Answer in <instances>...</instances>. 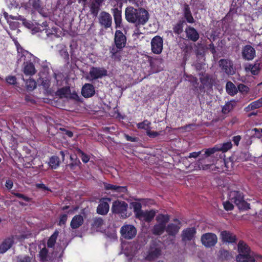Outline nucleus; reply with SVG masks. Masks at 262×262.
<instances>
[{
	"label": "nucleus",
	"instance_id": "f257e3e1",
	"mask_svg": "<svg viewBox=\"0 0 262 262\" xmlns=\"http://www.w3.org/2000/svg\"><path fill=\"white\" fill-rule=\"evenodd\" d=\"M149 16L148 11L143 8L137 9L129 6L125 9V19L128 23L134 24L135 27L134 34L137 36L142 34L140 29L147 23Z\"/></svg>",
	"mask_w": 262,
	"mask_h": 262
},
{
	"label": "nucleus",
	"instance_id": "f03ea898",
	"mask_svg": "<svg viewBox=\"0 0 262 262\" xmlns=\"http://www.w3.org/2000/svg\"><path fill=\"white\" fill-rule=\"evenodd\" d=\"M18 61H24V73L26 75L32 76L35 74L36 71L34 63L38 60L37 58L26 50L20 53L18 51Z\"/></svg>",
	"mask_w": 262,
	"mask_h": 262
},
{
	"label": "nucleus",
	"instance_id": "7ed1b4c3",
	"mask_svg": "<svg viewBox=\"0 0 262 262\" xmlns=\"http://www.w3.org/2000/svg\"><path fill=\"white\" fill-rule=\"evenodd\" d=\"M239 254L236 258L238 262H254L255 259L250 254L249 246L243 241H240L237 245Z\"/></svg>",
	"mask_w": 262,
	"mask_h": 262
},
{
	"label": "nucleus",
	"instance_id": "20e7f679",
	"mask_svg": "<svg viewBox=\"0 0 262 262\" xmlns=\"http://www.w3.org/2000/svg\"><path fill=\"white\" fill-rule=\"evenodd\" d=\"M213 155V147L205 149L204 153L198 160V166L200 169L207 170L213 165L212 161L211 160Z\"/></svg>",
	"mask_w": 262,
	"mask_h": 262
},
{
	"label": "nucleus",
	"instance_id": "39448f33",
	"mask_svg": "<svg viewBox=\"0 0 262 262\" xmlns=\"http://www.w3.org/2000/svg\"><path fill=\"white\" fill-rule=\"evenodd\" d=\"M229 198L240 210H247L250 208L249 204L244 200L243 195L239 191H231Z\"/></svg>",
	"mask_w": 262,
	"mask_h": 262
},
{
	"label": "nucleus",
	"instance_id": "423d86ee",
	"mask_svg": "<svg viewBox=\"0 0 262 262\" xmlns=\"http://www.w3.org/2000/svg\"><path fill=\"white\" fill-rule=\"evenodd\" d=\"M128 204L124 201L116 200L113 203L112 211L113 213L119 214L121 217L126 218L127 215Z\"/></svg>",
	"mask_w": 262,
	"mask_h": 262
},
{
	"label": "nucleus",
	"instance_id": "0eeeda50",
	"mask_svg": "<svg viewBox=\"0 0 262 262\" xmlns=\"http://www.w3.org/2000/svg\"><path fill=\"white\" fill-rule=\"evenodd\" d=\"M218 65L221 72L228 75H233L236 72V69L233 61L228 58H223L218 61Z\"/></svg>",
	"mask_w": 262,
	"mask_h": 262
},
{
	"label": "nucleus",
	"instance_id": "6e6552de",
	"mask_svg": "<svg viewBox=\"0 0 262 262\" xmlns=\"http://www.w3.org/2000/svg\"><path fill=\"white\" fill-rule=\"evenodd\" d=\"M232 147L231 142L229 141L226 143L219 144L214 146V153L216 151H222V154L220 155V159H217L215 165L221 164V166L225 165V152L231 149Z\"/></svg>",
	"mask_w": 262,
	"mask_h": 262
},
{
	"label": "nucleus",
	"instance_id": "1a4fd4ad",
	"mask_svg": "<svg viewBox=\"0 0 262 262\" xmlns=\"http://www.w3.org/2000/svg\"><path fill=\"white\" fill-rule=\"evenodd\" d=\"M162 253L161 248L155 243L150 244L145 257L147 261H152L158 258Z\"/></svg>",
	"mask_w": 262,
	"mask_h": 262
},
{
	"label": "nucleus",
	"instance_id": "9d476101",
	"mask_svg": "<svg viewBox=\"0 0 262 262\" xmlns=\"http://www.w3.org/2000/svg\"><path fill=\"white\" fill-rule=\"evenodd\" d=\"M121 236L126 239H131L137 234V229L134 225L126 224L120 229Z\"/></svg>",
	"mask_w": 262,
	"mask_h": 262
},
{
	"label": "nucleus",
	"instance_id": "9b49d317",
	"mask_svg": "<svg viewBox=\"0 0 262 262\" xmlns=\"http://www.w3.org/2000/svg\"><path fill=\"white\" fill-rule=\"evenodd\" d=\"M163 38L157 35L154 37L151 40V50L153 53L160 54L163 50Z\"/></svg>",
	"mask_w": 262,
	"mask_h": 262
},
{
	"label": "nucleus",
	"instance_id": "f8f14e48",
	"mask_svg": "<svg viewBox=\"0 0 262 262\" xmlns=\"http://www.w3.org/2000/svg\"><path fill=\"white\" fill-rule=\"evenodd\" d=\"M89 75L92 80L101 79L107 75V71L103 67L91 68Z\"/></svg>",
	"mask_w": 262,
	"mask_h": 262
},
{
	"label": "nucleus",
	"instance_id": "ddd939ff",
	"mask_svg": "<svg viewBox=\"0 0 262 262\" xmlns=\"http://www.w3.org/2000/svg\"><path fill=\"white\" fill-rule=\"evenodd\" d=\"M111 199L110 198H103L100 201V203L97 208V212L99 214L105 215L106 214L110 209V206L108 202H110Z\"/></svg>",
	"mask_w": 262,
	"mask_h": 262
},
{
	"label": "nucleus",
	"instance_id": "4468645a",
	"mask_svg": "<svg viewBox=\"0 0 262 262\" xmlns=\"http://www.w3.org/2000/svg\"><path fill=\"white\" fill-rule=\"evenodd\" d=\"M99 22L100 24L104 28H108L112 26V16L108 13L105 11H102L100 14L99 17Z\"/></svg>",
	"mask_w": 262,
	"mask_h": 262
},
{
	"label": "nucleus",
	"instance_id": "2eb2a0df",
	"mask_svg": "<svg viewBox=\"0 0 262 262\" xmlns=\"http://www.w3.org/2000/svg\"><path fill=\"white\" fill-rule=\"evenodd\" d=\"M126 37L120 30H116L114 37V43L118 48H123L126 45Z\"/></svg>",
	"mask_w": 262,
	"mask_h": 262
},
{
	"label": "nucleus",
	"instance_id": "dca6fc26",
	"mask_svg": "<svg viewBox=\"0 0 262 262\" xmlns=\"http://www.w3.org/2000/svg\"><path fill=\"white\" fill-rule=\"evenodd\" d=\"M14 244V238L11 236L5 238L0 244V254L6 253Z\"/></svg>",
	"mask_w": 262,
	"mask_h": 262
},
{
	"label": "nucleus",
	"instance_id": "f3484780",
	"mask_svg": "<svg viewBox=\"0 0 262 262\" xmlns=\"http://www.w3.org/2000/svg\"><path fill=\"white\" fill-rule=\"evenodd\" d=\"M95 89L91 83H85L81 89V95L85 98L93 97L95 94Z\"/></svg>",
	"mask_w": 262,
	"mask_h": 262
},
{
	"label": "nucleus",
	"instance_id": "a211bd4d",
	"mask_svg": "<svg viewBox=\"0 0 262 262\" xmlns=\"http://www.w3.org/2000/svg\"><path fill=\"white\" fill-rule=\"evenodd\" d=\"M187 39L193 42H196L199 38L200 35L197 30L190 26H187L185 30Z\"/></svg>",
	"mask_w": 262,
	"mask_h": 262
},
{
	"label": "nucleus",
	"instance_id": "6ab92c4d",
	"mask_svg": "<svg viewBox=\"0 0 262 262\" xmlns=\"http://www.w3.org/2000/svg\"><path fill=\"white\" fill-rule=\"evenodd\" d=\"M255 56V50L250 45L245 46L242 50V56L247 60H252Z\"/></svg>",
	"mask_w": 262,
	"mask_h": 262
},
{
	"label": "nucleus",
	"instance_id": "aec40b11",
	"mask_svg": "<svg viewBox=\"0 0 262 262\" xmlns=\"http://www.w3.org/2000/svg\"><path fill=\"white\" fill-rule=\"evenodd\" d=\"M174 222H178V225L173 223L169 224L165 227V231L169 236H174L179 232L181 225V222L177 219L173 220Z\"/></svg>",
	"mask_w": 262,
	"mask_h": 262
},
{
	"label": "nucleus",
	"instance_id": "412c9836",
	"mask_svg": "<svg viewBox=\"0 0 262 262\" xmlns=\"http://www.w3.org/2000/svg\"><path fill=\"white\" fill-rule=\"evenodd\" d=\"M196 233V229L194 227L187 228L183 230L182 239L184 242L190 241L194 237Z\"/></svg>",
	"mask_w": 262,
	"mask_h": 262
},
{
	"label": "nucleus",
	"instance_id": "4be33fe9",
	"mask_svg": "<svg viewBox=\"0 0 262 262\" xmlns=\"http://www.w3.org/2000/svg\"><path fill=\"white\" fill-rule=\"evenodd\" d=\"M221 236L224 242L232 244L236 243L237 240L236 235L229 231H222L221 233Z\"/></svg>",
	"mask_w": 262,
	"mask_h": 262
},
{
	"label": "nucleus",
	"instance_id": "5701e85b",
	"mask_svg": "<svg viewBox=\"0 0 262 262\" xmlns=\"http://www.w3.org/2000/svg\"><path fill=\"white\" fill-rule=\"evenodd\" d=\"M71 162L67 166L70 168V170L75 172L76 170L80 169L81 163L76 155H71L70 157Z\"/></svg>",
	"mask_w": 262,
	"mask_h": 262
},
{
	"label": "nucleus",
	"instance_id": "b1692460",
	"mask_svg": "<svg viewBox=\"0 0 262 262\" xmlns=\"http://www.w3.org/2000/svg\"><path fill=\"white\" fill-rule=\"evenodd\" d=\"M156 213V212L154 210H147L145 211H143L137 219L140 220H143L146 222H150L155 216Z\"/></svg>",
	"mask_w": 262,
	"mask_h": 262
},
{
	"label": "nucleus",
	"instance_id": "393cba45",
	"mask_svg": "<svg viewBox=\"0 0 262 262\" xmlns=\"http://www.w3.org/2000/svg\"><path fill=\"white\" fill-rule=\"evenodd\" d=\"M103 3V0H93L90 7L91 13L93 16L96 17L98 15Z\"/></svg>",
	"mask_w": 262,
	"mask_h": 262
},
{
	"label": "nucleus",
	"instance_id": "a878e982",
	"mask_svg": "<svg viewBox=\"0 0 262 262\" xmlns=\"http://www.w3.org/2000/svg\"><path fill=\"white\" fill-rule=\"evenodd\" d=\"M83 217L81 215H76L72 219L70 226L72 229H76L80 227L83 223Z\"/></svg>",
	"mask_w": 262,
	"mask_h": 262
},
{
	"label": "nucleus",
	"instance_id": "bb28decb",
	"mask_svg": "<svg viewBox=\"0 0 262 262\" xmlns=\"http://www.w3.org/2000/svg\"><path fill=\"white\" fill-rule=\"evenodd\" d=\"M201 242L206 247L213 246V233H206L201 237Z\"/></svg>",
	"mask_w": 262,
	"mask_h": 262
},
{
	"label": "nucleus",
	"instance_id": "cd10ccee",
	"mask_svg": "<svg viewBox=\"0 0 262 262\" xmlns=\"http://www.w3.org/2000/svg\"><path fill=\"white\" fill-rule=\"evenodd\" d=\"M112 13L114 16L116 27H120L122 23L121 10L118 8H114L112 9Z\"/></svg>",
	"mask_w": 262,
	"mask_h": 262
},
{
	"label": "nucleus",
	"instance_id": "c85d7f7f",
	"mask_svg": "<svg viewBox=\"0 0 262 262\" xmlns=\"http://www.w3.org/2000/svg\"><path fill=\"white\" fill-rule=\"evenodd\" d=\"M184 16L187 23L192 24L194 23V19L192 15L190 7L187 4L184 5Z\"/></svg>",
	"mask_w": 262,
	"mask_h": 262
},
{
	"label": "nucleus",
	"instance_id": "c756f323",
	"mask_svg": "<svg viewBox=\"0 0 262 262\" xmlns=\"http://www.w3.org/2000/svg\"><path fill=\"white\" fill-rule=\"evenodd\" d=\"M29 4L34 10L37 11L40 14L42 13L43 8L40 0H29Z\"/></svg>",
	"mask_w": 262,
	"mask_h": 262
},
{
	"label": "nucleus",
	"instance_id": "7c9ffc66",
	"mask_svg": "<svg viewBox=\"0 0 262 262\" xmlns=\"http://www.w3.org/2000/svg\"><path fill=\"white\" fill-rule=\"evenodd\" d=\"M165 226L162 224L155 225L152 229V233L155 235H162L165 230Z\"/></svg>",
	"mask_w": 262,
	"mask_h": 262
},
{
	"label": "nucleus",
	"instance_id": "2f4dec72",
	"mask_svg": "<svg viewBox=\"0 0 262 262\" xmlns=\"http://www.w3.org/2000/svg\"><path fill=\"white\" fill-rule=\"evenodd\" d=\"M185 22L184 20H180L173 26V31L176 34L180 35L183 31L184 26Z\"/></svg>",
	"mask_w": 262,
	"mask_h": 262
},
{
	"label": "nucleus",
	"instance_id": "473e14b6",
	"mask_svg": "<svg viewBox=\"0 0 262 262\" xmlns=\"http://www.w3.org/2000/svg\"><path fill=\"white\" fill-rule=\"evenodd\" d=\"M260 63L256 61L254 64H249L248 66L245 67L246 71H250L253 75H257L258 73L260 68Z\"/></svg>",
	"mask_w": 262,
	"mask_h": 262
},
{
	"label": "nucleus",
	"instance_id": "72a5a7b5",
	"mask_svg": "<svg viewBox=\"0 0 262 262\" xmlns=\"http://www.w3.org/2000/svg\"><path fill=\"white\" fill-rule=\"evenodd\" d=\"M226 90L228 94L231 96H233L237 93V88L231 81L226 83Z\"/></svg>",
	"mask_w": 262,
	"mask_h": 262
},
{
	"label": "nucleus",
	"instance_id": "f704fd0d",
	"mask_svg": "<svg viewBox=\"0 0 262 262\" xmlns=\"http://www.w3.org/2000/svg\"><path fill=\"white\" fill-rule=\"evenodd\" d=\"M58 231L55 230L52 235L49 237L47 242V247L48 248H54L58 236Z\"/></svg>",
	"mask_w": 262,
	"mask_h": 262
},
{
	"label": "nucleus",
	"instance_id": "c9c22d12",
	"mask_svg": "<svg viewBox=\"0 0 262 262\" xmlns=\"http://www.w3.org/2000/svg\"><path fill=\"white\" fill-rule=\"evenodd\" d=\"M217 257L222 260H229L232 258L231 254L228 251L224 249L219 251Z\"/></svg>",
	"mask_w": 262,
	"mask_h": 262
},
{
	"label": "nucleus",
	"instance_id": "e433bc0d",
	"mask_svg": "<svg viewBox=\"0 0 262 262\" xmlns=\"http://www.w3.org/2000/svg\"><path fill=\"white\" fill-rule=\"evenodd\" d=\"M130 205L134 209L136 217L137 219L140 215L141 213L143 212L141 204L139 202H133L130 204Z\"/></svg>",
	"mask_w": 262,
	"mask_h": 262
},
{
	"label": "nucleus",
	"instance_id": "4c0bfd02",
	"mask_svg": "<svg viewBox=\"0 0 262 262\" xmlns=\"http://www.w3.org/2000/svg\"><path fill=\"white\" fill-rule=\"evenodd\" d=\"M261 106H262V97L259 99L252 102L245 108V110L247 112H249L260 107Z\"/></svg>",
	"mask_w": 262,
	"mask_h": 262
},
{
	"label": "nucleus",
	"instance_id": "58836bf2",
	"mask_svg": "<svg viewBox=\"0 0 262 262\" xmlns=\"http://www.w3.org/2000/svg\"><path fill=\"white\" fill-rule=\"evenodd\" d=\"M156 220L158 224H162L166 226V223L169 221V216L168 214H159Z\"/></svg>",
	"mask_w": 262,
	"mask_h": 262
},
{
	"label": "nucleus",
	"instance_id": "ea45409f",
	"mask_svg": "<svg viewBox=\"0 0 262 262\" xmlns=\"http://www.w3.org/2000/svg\"><path fill=\"white\" fill-rule=\"evenodd\" d=\"M59 158L57 156H53L50 158L49 164L52 169H56L59 165Z\"/></svg>",
	"mask_w": 262,
	"mask_h": 262
},
{
	"label": "nucleus",
	"instance_id": "a19ab883",
	"mask_svg": "<svg viewBox=\"0 0 262 262\" xmlns=\"http://www.w3.org/2000/svg\"><path fill=\"white\" fill-rule=\"evenodd\" d=\"M163 61V59L161 58H153L151 57H148V62L149 63V66L151 67V69L154 71V72H157L158 71L156 70L155 69V64L156 62L161 63Z\"/></svg>",
	"mask_w": 262,
	"mask_h": 262
},
{
	"label": "nucleus",
	"instance_id": "79ce46f5",
	"mask_svg": "<svg viewBox=\"0 0 262 262\" xmlns=\"http://www.w3.org/2000/svg\"><path fill=\"white\" fill-rule=\"evenodd\" d=\"M48 253L49 251L46 247L39 251L38 255L41 261L45 262L48 260Z\"/></svg>",
	"mask_w": 262,
	"mask_h": 262
},
{
	"label": "nucleus",
	"instance_id": "37998d69",
	"mask_svg": "<svg viewBox=\"0 0 262 262\" xmlns=\"http://www.w3.org/2000/svg\"><path fill=\"white\" fill-rule=\"evenodd\" d=\"M235 105V101H229L222 108V112L224 114H227L229 113L234 107Z\"/></svg>",
	"mask_w": 262,
	"mask_h": 262
},
{
	"label": "nucleus",
	"instance_id": "c03bdc74",
	"mask_svg": "<svg viewBox=\"0 0 262 262\" xmlns=\"http://www.w3.org/2000/svg\"><path fill=\"white\" fill-rule=\"evenodd\" d=\"M73 212V210H69L67 211V214H60L59 218L58 225L60 226L65 225L68 220V214H72Z\"/></svg>",
	"mask_w": 262,
	"mask_h": 262
},
{
	"label": "nucleus",
	"instance_id": "a18cd8bd",
	"mask_svg": "<svg viewBox=\"0 0 262 262\" xmlns=\"http://www.w3.org/2000/svg\"><path fill=\"white\" fill-rule=\"evenodd\" d=\"M26 87L28 91H32L36 87V82L32 78L27 80L26 82Z\"/></svg>",
	"mask_w": 262,
	"mask_h": 262
},
{
	"label": "nucleus",
	"instance_id": "49530a36",
	"mask_svg": "<svg viewBox=\"0 0 262 262\" xmlns=\"http://www.w3.org/2000/svg\"><path fill=\"white\" fill-rule=\"evenodd\" d=\"M70 92V88L65 86L58 89L56 92V94L60 98L65 97L66 95Z\"/></svg>",
	"mask_w": 262,
	"mask_h": 262
},
{
	"label": "nucleus",
	"instance_id": "de8ad7c7",
	"mask_svg": "<svg viewBox=\"0 0 262 262\" xmlns=\"http://www.w3.org/2000/svg\"><path fill=\"white\" fill-rule=\"evenodd\" d=\"M201 81L202 83L206 86H212L213 83V80L209 75H206L203 77L201 78Z\"/></svg>",
	"mask_w": 262,
	"mask_h": 262
},
{
	"label": "nucleus",
	"instance_id": "09e8293b",
	"mask_svg": "<svg viewBox=\"0 0 262 262\" xmlns=\"http://www.w3.org/2000/svg\"><path fill=\"white\" fill-rule=\"evenodd\" d=\"M77 154L79 155L82 162L84 163H88L90 160V156L85 154L82 150L79 148L76 149Z\"/></svg>",
	"mask_w": 262,
	"mask_h": 262
},
{
	"label": "nucleus",
	"instance_id": "8fccbe9b",
	"mask_svg": "<svg viewBox=\"0 0 262 262\" xmlns=\"http://www.w3.org/2000/svg\"><path fill=\"white\" fill-rule=\"evenodd\" d=\"M151 124V123L147 120H145L143 122L138 123L137 124V127L139 129H147L148 128Z\"/></svg>",
	"mask_w": 262,
	"mask_h": 262
},
{
	"label": "nucleus",
	"instance_id": "3c124183",
	"mask_svg": "<svg viewBox=\"0 0 262 262\" xmlns=\"http://www.w3.org/2000/svg\"><path fill=\"white\" fill-rule=\"evenodd\" d=\"M48 28H49V27H48L47 22L46 21H45L42 22L41 25H39V26L36 28V31L37 32H41V31L45 30L46 33H47V35H48L49 33L48 32Z\"/></svg>",
	"mask_w": 262,
	"mask_h": 262
},
{
	"label": "nucleus",
	"instance_id": "603ef678",
	"mask_svg": "<svg viewBox=\"0 0 262 262\" xmlns=\"http://www.w3.org/2000/svg\"><path fill=\"white\" fill-rule=\"evenodd\" d=\"M12 194L18 198L23 199L26 202H29L31 201V199L30 198L28 197L24 194L15 192H12Z\"/></svg>",
	"mask_w": 262,
	"mask_h": 262
},
{
	"label": "nucleus",
	"instance_id": "864d4df0",
	"mask_svg": "<svg viewBox=\"0 0 262 262\" xmlns=\"http://www.w3.org/2000/svg\"><path fill=\"white\" fill-rule=\"evenodd\" d=\"M104 223V221L101 217H96L93 221V226L96 228L101 227Z\"/></svg>",
	"mask_w": 262,
	"mask_h": 262
},
{
	"label": "nucleus",
	"instance_id": "5fc2aeb1",
	"mask_svg": "<svg viewBox=\"0 0 262 262\" xmlns=\"http://www.w3.org/2000/svg\"><path fill=\"white\" fill-rule=\"evenodd\" d=\"M6 81L10 85H15L17 83V79L15 76L9 75L6 78Z\"/></svg>",
	"mask_w": 262,
	"mask_h": 262
},
{
	"label": "nucleus",
	"instance_id": "6e6d98bb",
	"mask_svg": "<svg viewBox=\"0 0 262 262\" xmlns=\"http://www.w3.org/2000/svg\"><path fill=\"white\" fill-rule=\"evenodd\" d=\"M127 191V188L126 186H121L116 185L115 192L119 193H126Z\"/></svg>",
	"mask_w": 262,
	"mask_h": 262
},
{
	"label": "nucleus",
	"instance_id": "4d7b16f0",
	"mask_svg": "<svg viewBox=\"0 0 262 262\" xmlns=\"http://www.w3.org/2000/svg\"><path fill=\"white\" fill-rule=\"evenodd\" d=\"M103 186L104 188L106 190H112L113 192H115L116 186V185L107 183H103Z\"/></svg>",
	"mask_w": 262,
	"mask_h": 262
},
{
	"label": "nucleus",
	"instance_id": "13d9d810",
	"mask_svg": "<svg viewBox=\"0 0 262 262\" xmlns=\"http://www.w3.org/2000/svg\"><path fill=\"white\" fill-rule=\"evenodd\" d=\"M110 57L114 61H119L121 59V52H118L117 53L112 54L110 55Z\"/></svg>",
	"mask_w": 262,
	"mask_h": 262
},
{
	"label": "nucleus",
	"instance_id": "bf43d9fd",
	"mask_svg": "<svg viewBox=\"0 0 262 262\" xmlns=\"http://www.w3.org/2000/svg\"><path fill=\"white\" fill-rule=\"evenodd\" d=\"M60 54L66 61H68L69 60V55L67 50H61L60 51Z\"/></svg>",
	"mask_w": 262,
	"mask_h": 262
},
{
	"label": "nucleus",
	"instance_id": "052dcab7",
	"mask_svg": "<svg viewBox=\"0 0 262 262\" xmlns=\"http://www.w3.org/2000/svg\"><path fill=\"white\" fill-rule=\"evenodd\" d=\"M122 49L123 48H118V47L115 45L110 47V54L117 53L118 52H121Z\"/></svg>",
	"mask_w": 262,
	"mask_h": 262
},
{
	"label": "nucleus",
	"instance_id": "680f3d73",
	"mask_svg": "<svg viewBox=\"0 0 262 262\" xmlns=\"http://www.w3.org/2000/svg\"><path fill=\"white\" fill-rule=\"evenodd\" d=\"M35 186L38 189H41L43 190L51 191V189L46 186V185L43 183H37L36 184Z\"/></svg>",
	"mask_w": 262,
	"mask_h": 262
},
{
	"label": "nucleus",
	"instance_id": "e2e57ef3",
	"mask_svg": "<svg viewBox=\"0 0 262 262\" xmlns=\"http://www.w3.org/2000/svg\"><path fill=\"white\" fill-rule=\"evenodd\" d=\"M238 90L242 93H247L249 90V88L243 84H239L237 87V91Z\"/></svg>",
	"mask_w": 262,
	"mask_h": 262
},
{
	"label": "nucleus",
	"instance_id": "0e129e2a",
	"mask_svg": "<svg viewBox=\"0 0 262 262\" xmlns=\"http://www.w3.org/2000/svg\"><path fill=\"white\" fill-rule=\"evenodd\" d=\"M204 150H202L201 151H199L198 152H192L189 154V155L188 156V158H196L199 157V156H202V153L204 152Z\"/></svg>",
	"mask_w": 262,
	"mask_h": 262
},
{
	"label": "nucleus",
	"instance_id": "69168bd1",
	"mask_svg": "<svg viewBox=\"0 0 262 262\" xmlns=\"http://www.w3.org/2000/svg\"><path fill=\"white\" fill-rule=\"evenodd\" d=\"M224 207L225 210L228 211V210H231L233 209V204L230 203L229 201H226L224 203Z\"/></svg>",
	"mask_w": 262,
	"mask_h": 262
},
{
	"label": "nucleus",
	"instance_id": "338daca9",
	"mask_svg": "<svg viewBox=\"0 0 262 262\" xmlns=\"http://www.w3.org/2000/svg\"><path fill=\"white\" fill-rule=\"evenodd\" d=\"M125 138L127 141L133 142H137L138 140V138L137 137H132L126 134L125 135Z\"/></svg>",
	"mask_w": 262,
	"mask_h": 262
},
{
	"label": "nucleus",
	"instance_id": "774afa93",
	"mask_svg": "<svg viewBox=\"0 0 262 262\" xmlns=\"http://www.w3.org/2000/svg\"><path fill=\"white\" fill-rule=\"evenodd\" d=\"M32 258L28 255H25L19 259V262H31Z\"/></svg>",
	"mask_w": 262,
	"mask_h": 262
}]
</instances>
